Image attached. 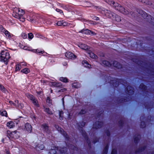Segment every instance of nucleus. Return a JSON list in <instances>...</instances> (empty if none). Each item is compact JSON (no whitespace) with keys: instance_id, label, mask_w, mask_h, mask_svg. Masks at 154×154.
I'll return each mask as SVG.
<instances>
[{"instance_id":"obj_1","label":"nucleus","mask_w":154,"mask_h":154,"mask_svg":"<svg viewBox=\"0 0 154 154\" xmlns=\"http://www.w3.org/2000/svg\"><path fill=\"white\" fill-rule=\"evenodd\" d=\"M24 12L22 9H20L18 8H15L14 10V12L13 14V16L22 22L25 21V19L23 18V15Z\"/></svg>"},{"instance_id":"obj_2","label":"nucleus","mask_w":154,"mask_h":154,"mask_svg":"<svg viewBox=\"0 0 154 154\" xmlns=\"http://www.w3.org/2000/svg\"><path fill=\"white\" fill-rule=\"evenodd\" d=\"M139 15H141L146 21L154 26V18L152 17L150 15H148L146 13L142 10L140 11Z\"/></svg>"},{"instance_id":"obj_3","label":"nucleus","mask_w":154,"mask_h":154,"mask_svg":"<svg viewBox=\"0 0 154 154\" xmlns=\"http://www.w3.org/2000/svg\"><path fill=\"white\" fill-rule=\"evenodd\" d=\"M1 54L0 61L1 62H5L10 58L9 54L6 51H2Z\"/></svg>"},{"instance_id":"obj_4","label":"nucleus","mask_w":154,"mask_h":154,"mask_svg":"<svg viewBox=\"0 0 154 154\" xmlns=\"http://www.w3.org/2000/svg\"><path fill=\"white\" fill-rule=\"evenodd\" d=\"M20 135V133L17 131L13 132H11L10 131H7V136L10 139L18 138L19 137Z\"/></svg>"},{"instance_id":"obj_5","label":"nucleus","mask_w":154,"mask_h":154,"mask_svg":"<svg viewBox=\"0 0 154 154\" xmlns=\"http://www.w3.org/2000/svg\"><path fill=\"white\" fill-rule=\"evenodd\" d=\"M26 96L28 98L32 101L33 103L35 105L37 106H38V102L37 100L32 95L29 94L27 93L26 94Z\"/></svg>"},{"instance_id":"obj_6","label":"nucleus","mask_w":154,"mask_h":154,"mask_svg":"<svg viewBox=\"0 0 154 154\" xmlns=\"http://www.w3.org/2000/svg\"><path fill=\"white\" fill-rule=\"evenodd\" d=\"M65 56L67 58L70 59H75L76 58V56L72 53L70 52H67L66 53Z\"/></svg>"},{"instance_id":"obj_7","label":"nucleus","mask_w":154,"mask_h":154,"mask_svg":"<svg viewBox=\"0 0 154 154\" xmlns=\"http://www.w3.org/2000/svg\"><path fill=\"white\" fill-rule=\"evenodd\" d=\"M25 129L28 132L30 133L32 130V127L31 125L28 123H26L25 125Z\"/></svg>"},{"instance_id":"obj_8","label":"nucleus","mask_w":154,"mask_h":154,"mask_svg":"<svg viewBox=\"0 0 154 154\" xmlns=\"http://www.w3.org/2000/svg\"><path fill=\"white\" fill-rule=\"evenodd\" d=\"M118 10L125 14L127 15L129 14V12L128 11L121 6L120 7Z\"/></svg>"},{"instance_id":"obj_9","label":"nucleus","mask_w":154,"mask_h":154,"mask_svg":"<svg viewBox=\"0 0 154 154\" xmlns=\"http://www.w3.org/2000/svg\"><path fill=\"white\" fill-rule=\"evenodd\" d=\"M78 46L81 48L85 51H88L90 48L85 44H80L78 45Z\"/></svg>"},{"instance_id":"obj_10","label":"nucleus","mask_w":154,"mask_h":154,"mask_svg":"<svg viewBox=\"0 0 154 154\" xmlns=\"http://www.w3.org/2000/svg\"><path fill=\"white\" fill-rule=\"evenodd\" d=\"M42 128L44 131L47 133H49L50 131L49 130L48 127L46 124H43L42 125Z\"/></svg>"},{"instance_id":"obj_11","label":"nucleus","mask_w":154,"mask_h":154,"mask_svg":"<svg viewBox=\"0 0 154 154\" xmlns=\"http://www.w3.org/2000/svg\"><path fill=\"white\" fill-rule=\"evenodd\" d=\"M111 5L113 6L117 10L119 9L120 7L121 6V5H119V4L117 3H115L113 1H112V5Z\"/></svg>"},{"instance_id":"obj_12","label":"nucleus","mask_w":154,"mask_h":154,"mask_svg":"<svg viewBox=\"0 0 154 154\" xmlns=\"http://www.w3.org/2000/svg\"><path fill=\"white\" fill-rule=\"evenodd\" d=\"M14 105L15 106L20 108H22L23 107V104L19 103V101L17 100H16L15 101L14 103Z\"/></svg>"},{"instance_id":"obj_13","label":"nucleus","mask_w":154,"mask_h":154,"mask_svg":"<svg viewBox=\"0 0 154 154\" xmlns=\"http://www.w3.org/2000/svg\"><path fill=\"white\" fill-rule=\"evenodd\" d=\"M106 16L108 17L109 18H111L113 19V18L114 17L115 15H116V14L109 11V12L106 14Z\"/></svg>"},{"instance_id":"obj_14","label":"nucleus","mask_w":154,"mask_h":154,"mask_svg":"<svg viewBox=\"0 0 154 154\" xmlns=\"http://www.w3.org/2000/svg\"><path fill=\"white\" fill-rule=\"evenodd\" d=\"M140 2L143 3L146 5H151L152 4V3L151 1H149V0H138Z\"/></svg>"},{"instance_id":"obj_15","label":"nucleus","mask_w":154,"mask_h":154,"mask_svg":"<svg viewBox=\"0 0 154 154\" xmlns=\"http://www.w3.org/2000/svg\"><path fill=\"white\" fill-rule=\"evenodd\" d=\"M7 126L10 128H12L14 126V124L13 122L10 121L7 123Z\"/></svg>"},{"instance_id":"obj_16","label":"nucleus","mask_w":154,"mask_h":154,"mask_svg":"<svg viewBox=\"0 0 154 154\" xmlns=\"http://www.w3.org/2000/svg\"><path fill=\"white\" fill-rule=\"evenodd\" d=\"M102 64L105 66H109L111 64L109 61L106 60H103L102 62Z\"/></svg>"},{"instance_id":"obj_17","label":"nucleus","mask_w":154,"mask_h":154,"mask_svg":"<svg viewBox=\"0 0 154 154\" xmlns=\"http://www.w3.org/2000/svg\"><path fill=\"white\" fill-rule=\"evenodd\" d=\"M79 32L82 33H83L85 34H89V35L90 30L88 29H83L82 30H81Z\"/></svg>"},{"instance_id":"obj_18","label":"nucleus","mask_w":154,"mask_h":154,"mask_svg":"<svg viewBox=\"0 0 154 154\" xmlns=\"http://www.w3.org/2000/svg\"><path fill=\"white\" fill-rule=\"evenodd\" d=\"M113 66L118 68H120L122 67V65L116 61H115L113 63Z\"/></svg>"},{"instance_id":"obj_19","label":"nucleus","mask_w":154,"mask_h":154,"mask_svg":"<svg viewBox=\"0 0 154 154\" xmlns=\"http://www.w3.org/2000/svg\"><path fill=\"white\" fill-rule=\"evenodd\" d=\"M113 20H114L118 22H119L121 20V17L119 16L116 15H116H115L114 17L113 18Z\"/></svg>"},{"instance_id":"obj_20","label":"nucleus","mask_w":154,"mask_h":154,"mask_svg":"<svg viewBox=\"0 0 154 154\" xmlns=\"http://www.w3.org/2000/svg\"><path fill=\"white\" fill-rule=\"evenodd\" d=\"M82 63L85 67L90 68L91 66V65L85 60H83L82 62Z\"/></svg>"},{"instance_id":"obj_21","label":"nucleus","mask_w":154,"mask_h":154,"mask_svg":"<svg viewBox=\"0 0 154 154\" xmlns=\"http://www.w3.org/2000/svg\"><path fill=\"white\" fill-rule=\"evenodd\" d=\"M88 53L89 54L90 57L91 58L94 59H96L97 58V56L93 53L89 51Z\"/></svg>"},{"instance_id":"obj_22","label":"nucleus","mask_w":154,"mask_h":154,"mask_svg":"<svg viewBox=\"0 0 154 154\" xmlns=\"http://www.w3.org/2000/svg\"><path fill=\"white\" fill-rule=\"evenodd\" d=\"M56 128L57 129L58 131H60L65 136V137H66V133L63 131V130L61 129L60 128H59L58 126H56Z\"/></svg>"},{"instance_id":"obj_23","label":"nucleus","mask_w":154,"mask_h":154,"mask_svg":"<svg viewBox=\"0 0 154 154\" xmlns=\"http://www.w3.org/2000/svg\"><path fill=\"white\" fill-rule=\"evenodd\" d=\"M60 80L64 82H67L68 79L66 77H61L60 79Z\"/></svg>"},{"instance_id":"obj_24","label":"nucleus","mask_w":154,"mask_h":154,"mask_svg":"<svg viewBox=\"0 0 154 154\" xmlns=\"http://www.w3.org/2000/svg\"><path fill=\"white\" fill-rule=\"evenodd\" d=\"M21 72L25 74H27L30 72L28 68H25L21 71Z\"/></svg>"},{"instance_id":"obj_25","label":"nucleus","mask_w":154,"mask_h":154,"mask_svg":"<svg viewBox=\"0 0 154 154\" xmlns=\"http://www.w3.org/2000/svg\"><path fill=\"white\" fill-rule=\"evenodd\" d=\"M52 85L56 87H60L62 86L61 84L59 83L54 82L52 83Z\"/></svg>"},{"instance_id":"obj_26","label":"nucleus","mask_w":154,"mask_h":154,"mask_svg":"<svg viewBox=\"0 0 154 154\" xmlns=\"http://www.w3.org/2000/svg\"><path fill=\"white\" fill-rule=\"evenodd\" d=\"M44 146L43 145H41L40 146H39V145H38V146H37L36 149L38 150H39L40 149L42 150L44 149Z\"/></svg>"},{"instance_id":"obj_27","label":"nucleus","mask_w":154,"mask_h":154,"mask_svg":"<svg viewBox=\"0 0 154 154\" xmlns=\"http://www.w3.org/2000/svg\"><path fill=\"white\" fill-rule=\"evenodd\" d=\"M127 90L128 91L129 93H132L133 92V88L130 86H128L127 88Z\"/></svg>"},{"instance_id":"obj_28","label":"nucleus","mask_w":154,"mask_h":154,"mask_svg":"<svg viewBox=\"0 0 154 154\" xmlns=\"http://www.w3.org/2000/svg\"><path fill=\"white\" fill-rule=\"evenodd\" d=\"M45 111L49 114L51 115L53 114L52 112L50 111L49 108H46L45 109Z\"/></svg>"},{"instance_id":"obj_29","label":"nucleus","mask_w":154,"mask_h":154,"mask_svg":"<svg viewBox=\"0 0 154 154\" xmlns=\"http://www.w3.org/2000/svg\"><path fill=\"white\" fill-rule=\"evenodd\" d=\"M0 114L3 116H7V113L6 111H3L2 112H0Z\"/></svg>"},{"instance_id":"obj_30","label":"nucleus","mask_w":154,"mask_h":154,"mask_svg":"<svg viewBox=\"0 0 154 154\" xmlns=\"http://www.w3.org/2000/svg\"><path fill=\"white\" fill-rule=\"evenodd\" d=\"M0 90L3 92H5L6 91V89L4 86L1 84H0Z\"/></svg>"},{"instance_id":"obj_31","label":"nucleus","mask_w":154,"mask_h":154,"mask_svg":"<svg viewBox=\"0 0 154 154\" xmlns=\"http://www.w3.org/2000/svg\"><path fill=\"white\" fill-rule=\"evenodd\" d=\"M5 34L7 37H8L9 38H11V36L10 35V33L8 31H5Z\"/></svg>"},{"instance_id":"obj_32","label":"nucleus","mask_w":154,"mask_h":154,"mask_svg":"<svg viewBox=\"0 0 154 154\" xmlns=\"http://www.w3.org/2000/svg\"><path fill=\"white\" fill-rule=\"evenodd\" d=\"M28 38L30 39H32L34 37V35L32 33H29L28 34Z\"/></svg>"},{"instance_id":"obj_33","label":"nucleus","mask_w":154,"mask_h":154,"mask_svg":"<svg viewBox=\"0 0 154 154\" xmlns=\"http://www.w3.org/2000/svg\"><path fill=\"white\" fill-rule=\"evenodd\" d=\"M106 3H108L110 5H112V0H104Z\"/></svg>"},{"instance_id":"obj_34","label":"nucleus","mask_w":154,"mask_h":154,"mask_svg":"<svg viewBox=\"0 0 154 154\" xmlns=\"http://www.w3.org/2000/svg\"><path fill=\"white\" fill-rule=\"evenodd\" d=\"M22 36L24 39H26L27 38V35L25 33H23L22 34Z\"/></svg>"},{"instance_id":"obj_35","label":"nucleus","mask_w":154,"mask_h":154,"mask_svg":"<svg viewBox=\"0 0 154 154\" xmlns=\"http://www.w3.org/2000/svg\"><path fill=\"white\" fill-rule=\"evenodd\" d=\"M65 150L66 151V149H62L61 150H60V152L61 153V154H65V152L64 151Z\"/></svg>"},{"instance_id":"obj_36","label":"nucleus","mask_w":154,"mask_h":154,"mask_svg":"<svg viewBox=\"0 0 154 154\" xmlns=\"http://www.w3.org/2000/svg\"><path fill=\"white\" fill-rule=\"evenodd\" d=\"M62 23L63 21H59L57 22V24L58 26H62Z\"/></svg>"},{"instance_id":"obj_37","label":"nucleus","mask_w":154,"mask_h":154,"mask_svg":"<svg viewBox=\"0 0 154 154\" xmlns=\"http://www.w3.org/2000/svg\"><path fill=\"white\" fill-rule=\"evenodd\" d=\"M20 68L21 66L20 65H18L16 66V71L19 70L20 69Z\"/></svg>"},{"instance_id":"obj_38","label":"nucleus","mask_w":154,"mask_h":154,"mask_svg":"<svg viewBox=\"0 0 154 154\" xmlns=\"http://www.w3.org/2000/svg\"><path fill=\"white\" fill-rule=\"evenodd\" d=\"M56 152L55 150V149H52L50 151V152L51 154H55L56 153Z\"/></svg>"},{"instance_id":"obj_39","label":"nucleus","mask_w":154,"mask_h":154,"mask_svg":"<svg viewBox=\"0 0 154 154\" xmlns=\"http://www.w3.org/2000/svg\"><path fill=\"white\" fill-rule=\"evenodd\" d=\"M89 35H96V33H95L94 32H93L91 30H90V32Z\"/></svg>"},{"instance_id":"obj_40","label":"nucleus","mask_w":154,"mask_h":154,"mask_svg":"<svg viewBox=\"0 0 154 154\" xmlns=\"http://www.w3.org/2000/svg\"><path fill=\"white\" fill-rule=\"evenodd\" d=\"M68 23L66 22L63 21L62 26H66L68 25Z\"/></svg>"},{"instance_id":"obj_41","label":"nucleus","mask_w":154,"mask_h":154,"mask_svg":"<svg viewBox=\"0 0 154 154\" xmlns=\"http://www.w3.org/2000/svg\"><path fill=\"white\" fill-rule=\"evenodd\" d=\"M34 52H35L36 53H41L42 54H43L44 52V51H40L39 50H35Z\"/></svg>"},{"instance_id":"obj_42","label":"nucleus","mask_w":154,"mask_h":154,"mask_svg":"<svg viewBox=\"0 0 154 154\" xmlns=\"http://www.w3.org/2000/svg\"><path fill=\"white\" fill-rule=\"evenodd\" d=\"M63 114V112L62 111H60L59 112V116L60 118V119H62V118H61L62 116V115Z\"/></svg>"},{"instance_id":"obj_43","label":"nucleus","mask_w":154,"mask_h":154,"mask_svg":"<svg viewBox=\"0 0 154 154\" xmlns=\"http://www.w3.org/2000/svg\"><path fill=\"white\" fill-rule=\"evenodd\" d=\"M56 11L58 12H59L60 14H61L62 13H63V11L60 10L59 9H57L56 10Z\"/></svg>"},{"instance_id":"obj_44","label":"nucleus","mask_w":154,"mask_h":154,"mask_svg":"<svg viewBox=\"0 0 154 154\" xmlns=\"http://www.w3.org/2000/svg\"><path fill=\"white\" fill-rule=\"evenodd\" d=\"M46 101L48 103H50L51 102V100L49 97H47Z\"/></svg>"},{"instance_id":"obj_45","label":"nucleus","mask_w":154,"mask_h":154,"mask_svg":"<svg viewBox=\"0 0 154 154\" xmlns=\"http://www.w3.org/2000/svg\"><path fill=\"white\" fill-rule=\"evenodd\" d=\"M85 113V111L84 110H82L80 112V114H82Z\"/></svg>"},{"instance_id":"obj_46","label":"nucleus","mask_w":154,"mask_h":154,"mask_svg":"<svg viewBox=\"0 0 154 154\" xmlns=\"http://www.w3.org/2000/svg\"><path fill=\"white\" fill-rule=\"evenodd\" d=\"M91 24L94 25H95L97 24V23L94 22H93L92 23H91Z\"/></svg>"},{"instance_id":"obj_47","label":"nucleus","mask_w":154,"mask_h":154,"mask_svg":"<svg viewBox=\"0 0 154 154\" xmlns=\"http://www.w3.org/2000/svg\"><path fill=\"white\" fill-rule=\"evenodd\" d=\"M95 18H96L95 20H99V18L98 17H95Z\"/></svg>"},{"instance_id":"obj_48","label":"nucleus","mask_w":154,"mask_h":154,"mask_svg":"<svg viewBox=\"0 0 154 154\" xmlns=\"http://www.w3.org/2000/svg\"><path fill=\"white\" fill-rule=\"evenodd\" d=\"M6 154H10V153L9 152V151H7L6 152Z\"/></svg>"},{"instance_id":"obj_49","label":"nucleus","mask_w":154,"mask_h":154,"mask_svg":"<svg viewBox=\"0 0 154 154\" xmlns=\"http://www.w3.org/2000/svg\"><path fill=\"white\" fill-rule=\"evenodd\" d=\"M63 64L65 66L67 64V63L66 62H65L63 63Z\"/></svg>"},{"instance_id":"obj_50","label":"nucleus","mask_w":154,"mask_h":154,"mask_svg":"<svg viewBox=\"0 0 154 154\" xmlns=\"http://www.w3.org/2000/svg\"><path fill=\"white\" fill-rule=\"evenodd\" d=\"M9 103L11 104H13L14 105V103H13L12 101H9Z\"/></svg>"},{"instance_id":"obj_51","label":"nucleus","mask_w":154,"mask_h":154,"mask_svg":"<svg viewBox=\"0 0 154 154\" xmlns=\"http://www.w3.org/2000/svg\"><path fill=\"white\" fill-rule=\"evenodd\" d=\"M37 93L38 94H41L42 92L41 91H38V92H37Z\"/></svg>"},{"instance_id":"obj_52","label":"nucleus","mask_w":154,"mask_h":154,"mask_svg":"<svg viewBox=\"0 0 154 154\" xmlns=\"http://www.w3.org/2000/svg\"><path fill=\"white\" fill-rule=\"evenodd\" d=\"M64 90H65V89H63L61 90L60 91H59V92H63L64 91Z\"/></svg>"},{"instance_id":"obj_53","label":"nucleus","mask_w":154,"mask_h":154,"mask_svg":"<svg viewBox=\"0 0 154 154\" xmlns=\"http://www.w3.org/2000/svg\"><path fill=\"white\" fill-rule=\"evenodd\" d=\"M62 100L63 101V105H64V98H63L62 99Z\"/></svg>"},{"instance_id":"obj_54","label":"nucleus","mask_w":154,"mask_h":154,"mask_svg":"<svg viewBox=\"0 0 154 154\" xmlns=\"http://www.w3.org/2000/svg\"><path fill=\"white\" fill-rule=\"evenodd\" d=\"M107 152V148H106L105 149V153H106Z\"/></svg>"},{"instance_id":"obj_55","label":"nucleus","mask_w":154,"mask_h":154,"mask_svg":"<svg viewBox=\"0 0 154 154\" xmlns=\"http://www.w3.org/2000/svg\"><path fill=\"white\" fill-rule=\"evenodd\" d=\"M3 29V28H2V26H1V27H0V30H2V29Z\"/></svg>"},{"instance_id":"obj_56","label":"nucleus","mask_w":154,"mask_h":154,"mask_svg":"<svg viewBox=\"0 0 154 154\" xmlns=\"http://www.w3.org/2000/svg\"><path fill=\"white\" fill-rule=\"evenodd\" d=\"M2 142H3V141H4V139H2Z\"/></svg>"}]
</instances>
